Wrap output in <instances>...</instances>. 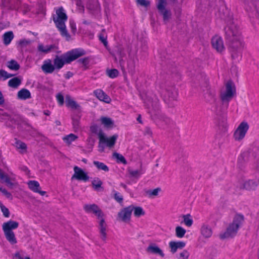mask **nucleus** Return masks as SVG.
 I'll return each mask as SVG.
<instances>
[{"label":"nucleus","instance_id":"nucleus-34","mask_svg":"<svg viewBox=\"0 0 259 259\" xmlns=\"http://www.w3.org/2000/svg\"><path fill=\"white\" fill-rule=\"evenodd\" d=\"M14 35L12 31H9L5 33L3 35L4 42L6 45H9L12 39L13 38Z\"/></svg>","mask_w":259,"mask_h":259},{"label":"nucleus","instance_id":"nucleus-31","mask_svg":"<svg viewBox=\"0 0 259 259\" xmlns=\"http://www.w3.org/2000/svg\"><path fill=\"white\" fill-rule=\"evenodd\" d=\"M161 189L160 188H157L153 190H148L146 192V195L149 198H154L158 195Z\"/></svg>","mask_w":259,"mask_h":259},{"label":"nucleus","instance_id":"nucleus-63","mask_svg":"<svg viewBox=\"0 0 259 259\" xmlns=\"http://www.w3.org/2000/svg\"><path fill=\"white\" fill-rule=\"evenodd\" d=\"M121 186H122L124 189L126 188V186L123 184H121Z\"/></svg>","mask_w":259,"mask_h":259},{"label":"nucleus","instance_id":"nucleus-57","mask_svg":"<svg viewBox=\"0 0 259 259\" xmlns=\"http://www.w3.org/2000/svg\"><path fill=\"white\" fill-rule=\"evenodd\" d=\"M79 62L86 66L89 64V59L88 58H81L79 60Z\"/></svg>","mask_w":259,"mask_h":259},{"label":"nucleus","instance_id":"nucleus-19","mask_svg":"<svg viewBox=\"0 0 259 259\" xmlns=\"http://www.w3.org/2000/svg\"><path fill=\"white\" fill-rule=\"evenodd\" d=\"M186 246V243L183 241H171L169 242V247L170 249V252L175 253L179 249H182Z\"/></svg>","mask_w":259,"mask_h":259},{"label":"nucleus","instance_id":"nucleus-25","mask_svg":"<svg viewBox=\"0 0 259 259\" xmlns=\"http://www.w3.org/2000/svg\"><path fill=\"white\" fill-rule=\"evenodd\" d=\"M7 240L12 245L17 243V241L14 232H4Z\"/></svg>","mask_w":259,"mask_h":259},{"label":"nucleus","instance_id":"nucleus-26","mask_svg":"<svg viewBox=\"0 0 259 259\" xmlns=\"http://www.w3.org/2000/svg\"><path fill=\"white\" fill-rule=\"evenodd\" d=\"M18 98L20 100H26L31 98V94L27 89H22L18 92Z\"/></svg>","mask_w":259,"mask_h":259},{"label":"nucleus","instance_id":"nucleus-54","mask_svg":"<svg viewBox=\"0 0 259 259\" xmlns=\"http://www.w3.org/2000/svg\"><path fill=\"white\" fill-rule=\"evenodd\" d=\"M137 3L141 6L147 7L150 5V2L147 0H137Z\"/></svg>","mask_w":259,"mask_h":259},{"label":"nucleus","instance_id":"nucleus-56","mask_svg":"<svg viewBox=\"0 0 259 259\" xmlns=\"http://www.w3.org/2000/svg\"><path fill=\"white\" fill-rule=\"evenodd\" d=\"M91 130L92 132L97 134L98 135L99 131H102L101 130L98 128L97 125H93L91 127Z\"/></svg>","mask_w":259,"mask_h":259},{"label":"nucleus","instance_id":"nucleus-55","mask_svg":"<svg viewBox=\"0 0 259 259\" xmlns=\"http://www.w3.org/2000/svg\"><path fill=\"white\" fill-rule=\"evenodd\" d=\"M30 41L26 39L21 40L19 41L20 46L23 48L27 46L30 44Z\"/></svg>","mask_w":259,"mask_h":259},{"label":"nucleus","instance_id":"nucleus-36","mask_svg":"<svg viewBox=\"0 0 259 259\" xmlns=\"http://www.w3.org/2000/svg\"><path fill=\"white\" fill-rule=\"evenodd\" d=\"M176 236L179 238H182L184 237L186 231L181 226H177L176 227Z\"/></svg>","mask_w":259,"mask_h":259},{"label":"nucleus","instance_id":"nucleus-46","mask_svg":"<svg viewBox=\"0 0 259 259\" xmlns=\"http://www.w3.org/2000/svg\"><path fill=\"white\" fill-rule=\"evenodd\" d=\"M69 24L72 34L75 35L76 32V27L75 22L73 20H70Z\"/></svg>","mask_w":259,"mask_h":259},{"label":"nucleus","instance_id":"nucleus-41","mask_svg":"<svg viewBox=\"0 0 259 259\" xmlns=\"http://www.w3.org/2000/svg\"><path fill=\"white\" fill-rule=\"evenodd\" d=\"M12 76V75L8 73L7 71L3 69H0V79L1 80H6L7 79L10 78Z\"/></svg>","mask_w":259,"mask_h":259},{"label":"nucleus","instance_id":"nucleus-42","mask_svg":"<svg viewBox=\"0 0 259 259\" xmlns=\"http://www.w3.org/2000/svg\"><path fill=\"white\" fill-rule=\"evenodd\" d=\"M107 74L110 78H115L118 75V71L117 69H113L107 71Z\"/></svg>","mask_w":259,"mask_h":259},{"label":"nucleus","instance_id":"nucleus-22","mask_svg":"<svg viewBox=\"0 0 259 259\" xmlns=\"http://www.w3.org/2000/svg\"><path fill=\"white\" fill-rule=\"evenodd\" d=\"M94 94L96 97L100 101L106 103H109L111 102L110 98L102 90H97L94 91Z\"/></svg>","mask_w":259,"mask_h":259},{"label":"nucleus","instance_id":"nucleus-62","mask_svg":"<svg viewBox=\"0 0 259 259\" xmlns=\"http://www.w3.org/2000/svg\"><path fill=\"white\" fill-rule=\"evenodd\" d=\"M137 120L140 122L142 123L141 120V116L139 115V117L137 118Z\"/></svg>","mask_w":259,"mask_h":259},{"label":"nucleus","instance_id":"nucleus-58","mask_svg":"<svg viewBox=\"0 0 259 259\" xmlns=\"http://www.w3.org/2000/svg\"><path fill=\"white\" fill-rule=\"evenodd\" d=\"M15 259H30V257H27V256H25V257L21 256L19 253H15Z\"/></svg>","mask_w":259,"mask_h":259},{"label":"nucleus","instance_id":"nucleus-16","mask_svg":"<svg viewBox=\"0 0 259 259\" xmlns=\"http://www.w3.org/2000/svg\"><path fill=\"white\" fill-rule=\"evenodd\" d=\"M18 227V222L10 220L3 224L2 229L4 232H13V230L17 229Z\"/></svg>","mask_w":259,"mask_h":259},{"label":"nucleus","instance_id":"nucleus-1","mask_svg":"<svg viewBox=\"0 0 259 259\" xmlns=\"http://www.w3.org/2000/svg\"><path fill=\"white\" fill-rule=\"evenodd\" d=\"M225 34L229 41V50L232 58L236 59L241 56V51L243 46L238 28L234 23H231L226 27Z\"/></svg>","mask_w":259,"mask_h":259},{"label":"nucleus","instance_id":"nucleus-21","mask_svg":"<svg viewBox=\"0 0 259 259\" xmlns=\"http://www.w3.org/2000/svg\"><path fill=\"white\" fill-rule=\"evenodd\" d=\"M200 233L202 236L205 238L207 239L210 238L212 234V231L210 227L206 224H203L202 225L200 228Z\"/></svg>","mask_w":259,"mask_h":259},{"label":"nucleus","instance_id":"nucleus-9","mask_svg":"<svg viewBox=\"0 0 259 259\" xmlns=\"http://www.w3.org/2000/svg\"><path fill=\"white\" fill-rule=\"evenodd\" d=\"M166 2L164 0H157L156 3L157 8L159 13L162 16L163 21L167 23L171 17V12L166 9Z\"/></svg>","mask_w":259,"mask_h":259},{"label":"nucleus","instance_id":"nucleus-37","mask_svg":"<svg viewBox=\"0 0 259 259\" xmlns=\"http://www.w3.org/2000/svg\"><path fill=\"white\" fill-rule=\"evenodd\" d=\"M77 139V136L76 135L70 134L63 138V140L67 144H70L73 141H74Z\"/></svg>","mask_w":259,"mask_h":259},{"label":"nucleus","instance_id":"nucleus-13","mask_svg":"<svg viewBox=\"0 0 259 259\" xmlns=\"http://www.w3.org/2000/svg\"><path fill=\"white\" fill-rule=\"evenodd\" d=\"M74 174L72 177V179H75L79 181H83L86 182L89 180V177L88 174L85 172L81 168L75 166L73 168Z\"/></svg>","mask_w":259,"mask_h":259},{"label":"nucleus","instance_id":"nucleus-10","mask_svg":"<svg viewBox=\"0 0 259 259\" xmlns=\"http://www.w3.org/2000/svg\"><path fill=\"white\" fill-rule=\"evenodd\" d=\"M132 209L130 206L121 209L117 214V220L125 223H129L131 221Z\"/></svg>","mask_w":259,"mask_h":259},{"label":"nucleus","instance_id":"nucleus-14","mask_svg":"<svg viewBox=\"0 0 259 259\" xmlns=\"http://www.w3.org/2000/svg\"><path fill=\"white\" fill-rule=\"evenodd\" d=\"M83 208L86 212L95 214L97 219L101 217H104V213L96 204H85Z\"/></svg>","mask_w":259,"mask_h":259},{"label":"nucleus","instance_id":"nucleus-3","mask_svg":"<svg viewBox=\"0 0 259 259\" xmlns=\"http://www.w3.org/2000/svg\"><path fill=\"white\" fill-rule=\"evenodd\" d=\"M56 15L53 17V21L56 26L59 30L61 35L64 37L67 40L71 39V36L68 33L65 25L67 16L62 7H60L56 10Z\"/></svg>","mask_w":259,"mask_h":259},{"label":"nucleus","instance_id":"nucleus-52","mask_svg":"<svg viewBox=\"0 0 259 259\" xmlns=\"http://www.w3.org/2000/svg\"><path fill=\"white\" fill-rule=\"evenodd\" d=\"M0 191L8 198L12 197L11 194L5 188L0 187Z\"/></svg>","mask_w":259,"mask_h":259},{"label":"nucleus","instance_id":"nucleus-11","mask_svg":"<svg viewBox=\"0 0 259 259\" xmlns=\"http://www.w3.org/2000/svg\"><path fill=\"white\" fill-rule=\"evenodd\" d=\"M211 44L212 48L218 52L222 53L225 50V46L222 38L219 35H215L211 38Z\"/></svg>","mask_w":259,"mask_h":259},{"label":"nucleus","instance_id":"nucleus-48","mask_svg":"<svg viewBox=\"0 0 259 259\" xmlns=\"http://www.w3.org/2000/svg\"><path fill=\"white\" fill-rule=\"evenodd\" d=\"M102 182L99 179L94 180L92 182V185L95 189H97L101 187Z\"/></svg>","mask_w":259,"mask_h":259},{"label":"nucleus","instance_id":"nucleus-2","mask_svg":"<svg viewBox=\"0 0 259 259\" xmlns=\"http://www.w3.org/2000/svg\"><path fill=\"white\" fill-rule=\"evenodd\" d=\"M84 54L85 51L82 49H73L60 57H57L54 61V66L57 69H60L65 64L70 63Z\"/></svg>","mask_w":259,"mask_h":259},{"label":"nucleus","instance_id":"nucleus-60","mask_svg":"<svg viewBox=\"0 0 259 259\" xmlns=\"http://www.w3.org/2000/svg\"><path fill=\"white\" fill-rule=\"evenodd\" d=\"M4 103V99L2 93L0 92V105L3 104Z\"/></svg>","mask_w":259,"mask_h":259},{"label":"nucleus","instance_id":"nucleus-7","mask_svg":"<svg viewBox=\"0 0 259 259\" xmlns=\"http://www.w3.org/2000/svg\"><path fill=\"white\" fill-rule=\"evenodd\" d=\"M249 124L246 121L241 122L236 130L234 131L233 134V138L236 141H242L249 130Z\"/></svg>","mask_w":259,"mask_h":259},{"label":"nucleus","instance_id":"nucleus-47","mask_svg":"<svg viewBox=\"0 0 259 259\" xmlns=\"http://www.w3.org/2000/svg\"><path fill=\"white\" fill-rule=\"evenodd\" d=\"M219 126L220 128L222 129L224 132L226 131L228 125L226 118H224L223 120L222 121V123H219Z\"/></svg>","mask_w":259,"mask_h":259},{"label":"nucleus","instance_id":"nucleus-51","mask_svg":"<svg viewBox=\"0 0 259 259\" xmlns=\"http://www.w3.org/2000/svg\"><path fill=\"white\" fill-rule=\"evenodd\" d=\"M1 208L4 215L7 218L9 217L10 213L8 209L3 204H1Z\"/></svg>","mask_w":259,"mask_h":259},{"label":"nucleus","instance_id":"nucleus-27","mask_svg":"<svg viewBox=\"0 0 259 259\" xmlns=\"http://www.w3.org/2000/svg\"><path fill=\"white\" fill-rule=\"evenodd\" d=\"M100 121L106 128H111L114 126V122L110 118L101 117L100 118Z\"/></svg>","mask_w":259,"mask_h":259},{"label":"nucleus","instance_id":"nucleus-59","mask_svg":"<svg viewBox=\"0 0 259 259\" xmlns=\"http://www.w3.org/2000/svg\"><path fill=\"white\" fill-rule=\"evenodd\" d=\"M73 125L75 130H77L79 128V121L78 120H73Z\"/></svg>","mask_w":259,"mask_h":259},{"label":"nucleus","instance_id":"nucleus-40","mask_svg":"<svg viewBox=\"0 0 259 259\" xmlns=\"http://www.w3.org/2000/svg\"><path fill=\"white\" fill-rule=\"evenodd\" d=\"M190 256L189 252L187 250H183L177 255V259H188Z\"/></svg>","mask_w":259,"mask_h":259},{"label":"nucleus","instance_id":"nucleus-4","mask_svg":"<svg viewBox=\"0 0 259 259\" xmlns=\"http://www.w3.org/2000/svg\"><path fill=\"white\" fill-rule=\"evenodd\" d=\"M244 221V217L242 215H236L232 223L228 226L226 231L220 235L222 239L227 238L235 236L239 227L242 225Z\"/></svg>","mask_w":259,"mask_h":259},{"label":"nucleus","instance_id":"nucleus-18","mask_svg":"<svg viewBox=\"0 0 259 259\" xmlns=\"http://www.w3.org/2000/svg\"><path fill=\"white\" fill-rule=\"evenodd\" d=\"M146 251L149 253L158 255L161 257L164 256V253L162 250L158 247L157 245L154 243H151L146 248Z\"/></svg>","mask_w":259,"mask_h":259},{"label":"nucleus","instance_id":"nucleus-45","mask_svg":"<svg viewBox=\"0 0 259 259\" xmlns=\"http://www.w3.org/2000/svg\"><path fill=\"white\" fill-rule=\"evenodd\" d=\"M143 134L144 136H147L148 138H151L153 135L152 130L149 127H146L144 128Z\"/></svg>","mask_w":259,"mask_h":259},{"label":"nucleus","instance_id":"nucleus-44","mask_svg":"<svg viewBox=\"0 0 259 259\" xmlns=\"http://www.w3.org/2000/svg\"><path fill=\"white\" fill-rule=\"evenodd\" d=\"M113 156L114 158L117 159L118 162H120L123 163H126V160L124 157L122 155L117 153H114Z\"/></svg>","mask_w":259,"mask_h":259},{"label":"nucleus","instance_id":"nucleus-61","mask_svg":"<svg viewBox=\"0 0 259 259\" xmlns=\"http://www.w3.org/2000/svg\"><path fill=\"white\" fill-rule=\"evenodd\" d=\"M252 0H245V3L246 5H249L250 2H251Z\"/></svg>","mask_w":259,"mask_h":259},{"label":"nucleus","instance_id":"nucleus-35","mask_svg":"<svg viewBox=\"0 0 259 259\" xmlns=\"http://www.w3.org/2000/svg\"><path fill=\"white\" fill-rule=\"evenodd\" d=\"M15 146L19 150L20 153H24L26 150L27 147L26 144L20 141H17L15 143Z\"/></svg>","mask_w":259,"mask_h":259},{"label":"nucleus","instance_id":"nucleus-28","mask_svg":"<svg viewBox=\"0 0 259 259\" xmlns=\"http://www.w3.org/2000/svg\"><path fill=\"white\" fill-rule=\"evenodd\" d=\"M55 48L54 45H46L44 46L42 44H39L38 45V50L45 54L50 53L53 49Z\"/></svg>","mask_w":259,"mask_h":259},{"label":"nucleus","instance_id":"nucleus-6","mask_svg":"<svg viewBox=\"0 0 259 259\" xmlns=\"http://www.w3.org/2000/svg\"><path fill=\"white\" fill-rule=\"evenodd\" d=\"M98 137L99 139V151L102 152L104 151V145L109 148L114 147L118 138V135H114L110 137H107L102 131H99Z\"/></svg>","mask_w":259,"mask_h":259},{"label":"nucleus","instance_id":"nucleus-53","mask_svg":"<svg viewBox=\"0 0 259 259\" xmlns=\"http://www.w3.org/2000/svg\"><path fill=\"white\" fill-rule=\"evenodd\" d=\"M57 100L60 106L64 104V97L60 94H58L56 96Z\"/></svg>","mask_w":259,"mask_h":259},{"label":"nucleus","instance_id":"nucleus-49","mask_svg":"<svg viewBox=\"0 0 259 259\" xmlns=\"http://www.w3.org/2000/svg\"><path fill=\"white\" fill-rule=\"evenodd\" d=\"M114 199L119 203H121L123 201L122 196L118 192H115L114 194Z\"/></svg>","mask_w":259,"mask_h":259},{"label":"nucleus","instance_id":"nucleus-32","mask_svg":"<svg viewBox=\"0 0 259 259\" xmlns=\"http://www.w3.org/2000/svg\"><path fill=\"white\" fill-rule=\"evenodd\" d=\"M93 163L99 170H102L105 172H108L109 170V167L103 162L94 161Z\"/></svg>","mask_w":259,"mask_h":259},{"label":"nucleus","instance_id":"nucleus-50","mask_svg":"<svg viewBox=\"0 0 259 259\" xmlns=\"http://www.w3.org/2000/svg\"><path fill=\"white\" fill-rule=\"evenodd\" d=\"M128 172L131 176L133 177H138L141 175L140 171L138 170L130 169Z\"/></svg>","mask_w":259,"mask_h":259},{"label":"nucleus","instance_id":"nucleus-12","mask_svg":"<svg viewBox=\"0 0 259 259\" xmlns=\"http://www.w3.org/2000/svg\"><path fill=\"white\" fill-rule=\"evenodd\" d=\"M162 95L165 102L169 103L170 102L177 99L178 93L175 89L169 88L163 91Z\"/></svg>","mask_w":259,"mask_h":259},{"label":"nucleus","instance_id":"nucleus-30","mask_svg":"<svg viewBox=\"0 0 259 259\" xmlns=\"http://www.w3.org/2000/svg\"><path fill=\"white\" fill-rule=\"evenodd\" d=\"M66 105L68 107H70L73 109H76L79 107V105L74 101L71 98L67 96L66 97V101H65Z\"/></svg>","mask_w":259,"mask_h":259},{"label":"nucleus","instance_id":"nucleus-29","mask_svg":"<svg viewBox=\"0 0 259 259\" xmlns=\"http://www.w3.org/2000/svg\"><path fill=\"white\" fill-rule=\"evenodd\" d=\"M130 207L132 208V212H134V215L135 217L140 218L145 215V211L141 207L135 206L133 205H130Z\"/></svg>","mask_w":259,"mask_h":259},{"label":"nucleus","instance_id":"nucleus-24","mask_svg":"<svg viewBox=\"0 0 259 259\" xmlns=\"http://www.w3.org/2000/svg\"><path fill=\"white\" fill-rule=\"evenodd\" d=\"M259 185L258 180H248L244 182L243 188L247 190H253Z\"/></svg>","mask_w":259,"mask_h":259},{"label":"nucleus","instance_id":"nucleus-39","mask_svg":"<svg viewBox=\"0 0 259 259\" xmlns=\"http://www.w3.org/2000/svg\"><path fill=\"white\" fill-rule=\"evenodd\" d=\"M7 67L11 70H17L20 68L19 65L16 61L14 60H12L8 62Z\"/></svg>","mask_w":259,"mask_h":259},{"label":"nucleus","instance_id":"nucleus-38","mask_svg":"<svg viewBox=\"0 0 259 259\" xmlns=\"http://www.w3.org/2000/svg\"><path fill=\"white\" fill-rule=\"evenodd\" d=\"M21 83V80L18 77H14L9 80L8 84L12 88H17Z\"/></svg>","mask_w":259,"mask_h":259},{"label":"nucleus","instance_id":"nucleus-17","mask_svg":"<svg viewBox=\"0 0 259 259\" xmlns=\"http://www.w3.org/2000/svg\"><path fill=\"white\" fill-rule=\"evenodd\" d=\"M27 185L29 189L32 191L38 193L41 196H44L46 194V191H41L39 183L37 181L31 180L27 182Z\"/></svg>","mask_w":259,"mask_h":259},{"label":"nucleus","instance_id":"nucleus-23","mask_svg":"<svg viewBox=\"0 0 259 259\" xmlns=\"http://www.w3.org/2000/svg\"><path fill=\"white\" fill-rule=\"evenodd\" d=\"M42 71L45 73H52L55 70L54 65L52 63L50 60H45L41 66Z\"/></svg>","mask_w":259,"mask_h":259},{"label":"nucleus","instance_id":"nucleus-5","mask_svg":"<svg viewBox=\"0 0 259 259\" xmlns=\"http://www.w3.org/2000/svg\"><path fill=\"white\" fill-rule=\"evenodd\" d=\"M235 93L236 89L234 83L231 81H227L221 93V98L223 103H226V108L228 107V102L233 98Z\"/></svg>","mask_w":259,"mask_h":259},{"label":"nucleus","instance_id":"nucleus-20","mask_svg":"<svg viewBox=\"0 0 259 259\" xmlns=\"http://www.w3.org/2000/svg\"><path fill=\"white\" fill-rule=\"evenodd\" d=\"M147 108L149 109V112L151 114H154L155 112H158L159 109L158 102L157 99L154 101L148 100L147 102H145Z\"/></svg>","mask_w":259,"mask_h":259},{"label":"nucleus","instance_id":"nucleus-43","mask_svg":"<svg viewBox=\"0 0 259 259\" xmlns=\"http://www.w3.org/2000/svg\"><path fill=\"white\" fill-rule=\"evenodd\" d=\"M99 39L104 44V45H107V35L104 29H103L99 34Z\"/></svg>","mask_w":259,"mask_h":259},{"label":"nucleus","instance_id":"nucleus-64","mask_svg":"<svg viewBox=\"0 0 259 259\" xmlns=\"http://www.w3.org/2000/svg\"><path fill=\"white\" fill-rule=\"evenodd\" d=\"M45 114H46V115H49V113H46L45 112Z\"/></svg>","mask_w":259,"mask_h":259},{"label":"nucleus","instance_id":"nucleus-15","mask_svg":"<svg viewBox=\"0 0 259 259\" xmlns=\"http://www.w3.org/2000/svg\"><path fill=\"white\" fill-rule=\"evenodd\" d=\"M99 223V230L101 239L105 242L107 238V224L105 223L104 217L98 219Z\"/></svg>","mask_w":259,"mask_h":259},{"label":"nucleus","instance_id":"nucleus-8","mask_svg":"<svg viewBox=\"0 0 259 259\" xmlns=\"http://www.w3.org/2000/svg\"><path fill=\"white\" fill-rule=\"evenodd\" d=\"M0 180L2 183H5L6 185L10 188L16 187L18 185L15 175L13 174L10 175L6 174L1 168Z\"/></svg>","mask_w":259,"mask_h":259},{"label":"nucleus","instance_id":"nucleus-33","mask_svg":"<svg viewBox=\"0 0 259 259\" xmlns=\"http://www.w3.org/2000/svg\"><path fill=\"white\" fill-rule=\"evenodd\" d=\"M183 221L181 224L184 223L187 227H191L193 224V220L189 214L183 215Z\"/></svg>","mask_w":259,"mask_h":259}]
</instances>
